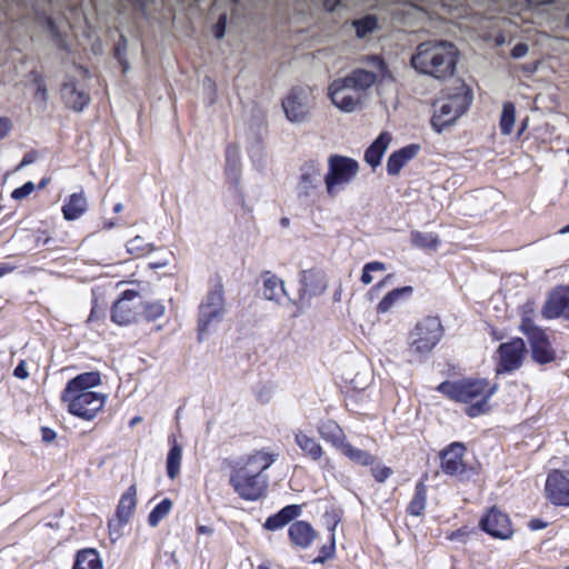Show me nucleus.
<instances>
[{
	"label": "nucleus",
	"mask_w": 569,
	"mask_h": 569,
	"mask_svg": "<svg viewBox=\"0 0 569 569\" xmlns=\"http://www.w3.org/2000/svg\"><path fill=\"white\" fill-rule=\"evenodd\" d=\"M277 455L256 451L244 460L236 462L230 485L243 500L256 501L264 496L269 479L263 472L276 461Z\"/></svg>",
	"instance_id": "nucleus-1"
},
{
	"label": "nucleus",
	"mask_w": 569,
	"mask_h": 569,
	"mask_svg": "<svg viewBox=\"0 0 569 569\" xmlns=\"http://www.w3.org/2000/svg\"><path fill=\"white\" fill-rule=\"evenodd\" d=\"M457 61L456 46L445 40H429L420 43L410 60L415 70L437 80L452 77Z\"/></svg>",
	"instance_id": "nucleus-2"
},
{
	"label": "nucleus",
	"mask_w": 569,
	"mask_h": 569,
	"mask_svg": "<svg viewBox=\"0 0 569 569\" xmlns=\"http://www.w3.org/2000/svg\"><path fill=\"white\" fill-rule=\"evenodd\" d=\"M438 390L456 401L471 403L466 408V415L475 418L486 411L487 402L496 392V386H490L485 379L442 382Z\"/></svg>",
	"instance_id": "nucleus-3"
},
{
	"label": "nucleus",
	"mask_w": 569,
	"mask_h": 569,
	"mask_svg": "<svg viewBox=\"0 0 569 569\" xmlns=\"http://www.w3.org/2000/svg\"><path fill=\"white\" fill-rule=\"evenodd\" d=\"M472 101V93L469 88L460 82L453 89L443 90L433 103L431 124L436 131L441 132L446 127L451 126L469 108Z\"/></svg>",
	"instance_id": "nucleus-4"
},
{
	"label": "nucleus",
	"mask_w": 569,
	"mask_h": 569,
	"mask_svg": "<svg viewBox=\"0 0 569 569\" xmlns=\"http://www.w3.org/2000/svg\"><path fill=\"white\" fill-rule=\"evenodd\" d=\"M226 311L224 288L221 281H217L199 305L198 340L200 342L213 327L222 321Z\"/></svg>",
	"instance_id": "nucleus-5"
},
{
	"label": "nucleus",
	"mask_w": 569,
	"mask_h": 569,
	"mask_svg": "<svg viewBox=\"0 0 569 569\" xmlns=\"http://www.w3.org/2000/svg\"><path fill=\"white\" fill-rule=\"evenodd\" d=\"M359 172V163L349 157L331 154L328 159V171L323 177L328 197H338Z\"/></svg>",
	"instance_id": "nucleus-6"
},
{
	"label": "nucleus",
	"mask_w": 569,
	"mask_h": 569,
	"mask_svg": "<svg viewBox=\"0 0 569 569\" xmlns=\"http://www.w3.org/2000/svg\"><path fill=\"white\" fill-rule=\"evenodd\" d=\"M443 337V327L438 317H426L409 333V353L418 360L426 358Z\"/></svg>",
	"instance_id": "nucleus-7"
},
{
	"label": "nucleus",
	"mask_w": 569,
	"mask_h": 569,
	"mask_svg": "<svg viewBox=\"0 0 569 569\" xmlns=\"http://www.w3.org/2000/svg\"><path fill=\"white\" fill-rule=\"evenodd\" d=\"M532 315L533 307L531 303H527L523 309L520 330L529 340L532 359L540 365L550 363L556 360V351L546 331L536 326Z\"/></svg>",
	"instance_id": "nucleus-8"
},
{
	"label": "nucleus",
	"mask_w": 569,
	"mask_h": 569,
	"mask_svg": "<svg viewBox=\"0 0 569 569\" xmlns=\"http://www.w3.org/2000/svg\"><path fill=\"white\" fill-rule=\"evenodd\" d=\"M282 109L291 123L305 122L315 107L313 90L309 86L293 87L282 99Z\"/></svg>",
	"instance_id": "nucleus-9"
},
{
	"label": "nucleus",
	"mask_w": 569,
	"mask_h": 569,
	"mask_svg": "<svg viewBox=\"0 0 569 569\" xmlns=\"http://www.w3.org/2000/svg\"><path fill=\"white\" fill-rule=\"evenodd\" d=\"M73 393L74 392L69 393V390H63L61 393V400L67 405L71 415L84 420L93 419L104 406L106 395L103 393L98 392L72 396Z\"/></svg>",
	"instance_id": "nucleus-10"
},
{
	"label": "nucleus",
	"mask_w": 569,
	"mask_h": 569,
	"mask_svg": "<svg viewBox=\"0 0 569 569\" xmlns=\"http://www.w3.org/2000/svg\"><path fill=\"white\" fill-rule=\"evenodd\" d=\"M142 299L138 291L126 290L113 303L111 319L119 326H129L141 315Z\"/></svg>",
	"instance_id": "nucleus-11"
},
{
	"label": "nucleus",
	"mask_w": 569,
	"mask_h": 569,
	"mask_svg": "<svg viewBox=\"0 0 569 569\" xmlns=\"http://www.w3.org/2000/svg\"><path fill=\"white\" fill-rule=\"evenodd\" d=\"M321 183V164L317 160H307L299 168L296 187L300 200L310 198Z\"/></svg>",
	"instance_id": "nucleus-12"
},
{
	"label": "nucleus",
	"mask_w": 569,
	"mask_h": 569,
	"mask_svg": "<svg viewBox=\"0 0 569 569\" xmlns=\"http://www.w3.org/2000/svg\"><path fill=\"white\" fill-rule=\"evenodd\" d=\"M545 491L555 506L569 507V470H552L548 473Z\"/></svg>",
	"instance_id": "nucleus-13"
},
{
	"label": "nucleus",
	"mask_w": 569,
	"mask_h": 569,
	"mask_svg": "<svg viewBox=\"0 0 569 569\" xmlns=\"http://www.w3.org/2000/svg\"><path fill=\"white\" fill-rule=\"evenodd\" d=\"M328 94L332 103L345 112L355 111L361 102L360 93L355 91L342 78L330 83Z\"/></svg>",
	"instance_id": "nucleus-14"
},
{
	"label": "nucleus",
	"mask_w": 569,
	"mask_h": 569,
	"mask_svg": "<svg viewBox=\"0 0 569 569\" xmlns=\"http://www.w3.org/2000/svg\"><path fill=\"white\" fill-rule=\"evenodd\" d=\"M545 319L569 320V284L555 288L547 297L541 310Z\"/></svg>",
	"instance_id": "nucleus-15"
},
{
	"label": "nucleus",
	"mask_w": 569,
	"mask_h": 569,
	"mask_svg": "<svg viewBox=\"0 0 569 569\" xmlns=\"http://www.w3.org/2000/svg\"><path fill=\"white\" fill-rule=\"evenodd\" d=\"M526 350L525 341L521 338L512 339L499 346L498 372H511L517 370L523 359Z\"/></svg>",
	"instance_id": "nucleus-16"
},
{
	"label": "nucleus",
	"mask_w": 569,
	"mask_h": 569,
	"mask_svg": "<svg viewBox=\"0 0 569 569\" xmlns=\"http://www.w3.org/2000/svg\"><path fill=\"white\" fill-rule=\"evenodd\" d=\"M299 282L298 300L289 298V301L299 309H301L300 305L307 297L318 296L327 288L322 274L312 269L302 270L299 276Z\"/></svg>",
	"instance_id": "nucleus-17"
},
{
	"label": "nucleus",
	"mask_w": 569,
	"mask_h": 569,
	"mask_svg": "<svg viewBox=\"0 0 569 569\" xmlns=\"http://www.w3.org/2000/svg\"><path fill=\"white\" fill-rule=\"evenodd\" d=\"M480 527L493 538L509 539L512 536V528L509 517L496 508H491L481 519Z\"/></svg>",
	"instance_id": "nucleus-18"
},
{
	"label": "nucleus",
	"mask_w": 569,
	"mask_h": 569,
	"mask_svg": "<svg viewBox=\"0 0 569 569\" xmlns=\"http://www.w3.org/2000/svg\"><path fill=\"white\" fill-rule=\"evenodd\" d=\"M466 447L461 442H452L440 452L441 470L448 476L461 475L465 469L463 455Z\"/></svg>",
	"instance_id": "nucleus-19"
},
{
	"label": "nucleus",
	"mask_w": 569,
	"mask_h": 569,
	"mask_svg": "<svg viewBox=\"0 0 569 569\" xmlns=\"http://www.w3.org/2000/svg\"><path fill=\"white\" fill-rule=\"evenodd\" d=\"M288 535L290 541L298 548L307 549L317 538V531L313 527L303 520H297L289 527Z\"/></svg>",
	"instance_id": "nucleus-20"
},
{
	"label": "nucleus",
	"mask_w": 569,
	"mask_h": 569,
	"mask_svg": "<svg viewBox=\"0 0 569 569\" xmlns=\"http://www.w3.org/2000/svg\"><path fill=\"white\" fill-rule=\"evenodd\" d=\"M360 61L365 64V69L377 76L379 84L390 83L395 80L389 66L382 57L378 54L363 56Z\"/></svg>",
	"instance_id": "nucleus-21"
},
{
	"label": "nucleus",
	"mask_w": 569,
	"mask_h": 569,
	"mask_svg": "<svg viewBox=\"0 0 569 569\" xmlns=\"http://www.w3.org/2000/svg\"><path fill=\"white\" fill-rule=\"evenodd\" d=\"M420 147L418 144H409L392 152L387 160V172L390 176H397L401 169L417 156Z\"/></svg>",
	"instance_id": "nucleus-22"
},
{
	"label": "nucleus",
	"mask_w": 569,
	"mask_h": 569,
	"mask_svg": "<svg viewBox=\"0 0 569 569\" xmlns=\"http://www.w3.org/2000/svg\"><path fill=\"white\" fill-rule=\"evenodd\" d=\"M301 515V506L288 505L277 513L268 517L263 523L266 530L276 531L283 528Z\"/></svg>",
	"instance_id": "nucleus-23"
},
{
	"label": "nucleus",
	"mask_w": 569,
	"mask_h": 569,
	"mask_svg": "<svg viewBox=\"0 0 569 569\" xmlns=\"http://www.w3.org/2000/svg\"><path fill=\"white\" fill-rule=\"evenodd\" d=\"M263 279V297L267 300L280 302L282 297L290 298L286 290L284 281L273 274L270 271H264L262 273Z\"/></svg>",
	"instance_id": "nucleus-24"
},
{
	"label": "nucleus",
	"mask_w": 569,
	"mask_h": 569,
	"mask_svg": "<svg viewBox=\"0 0 569 569\" xmlns=\"http://www.w3.org/2000/svg\"><path fill=\"white\" fill-rule=\"evenodd\" d=\"M61 96L66 104L74 111L83 110L89 102V94L83 90H79L73 81L62 84Z\"/></svg>",
	"instance_id": "nucleus-25"
},
{
	"label": "nucleus",
	"mask_w": 569,
	"mask_h": 569,
	"mask_svg": "<svg viewBox=\"0 0 569 569\" xmlns=\"http://www.w3.org/2000/svg\"><path fill=\"white\" fill-rule=\"evenodd\" d=\"M137 506V486L131 485L120 497L117 507V519L119 523L126 525L131 518Z\"/></svg>",
	"instance_id": "nucleus-26"
},
{
	"label": "nucleus",
	"mask_w": 569,
	"mask_h": 569,
	"mask_svg": "<svg viewBox=\"0 0 569 569\" xmlns=\"http://www.w3.org/2000/svg\"><path fill=\"white\" fill-rule=\"evenodd\" d=\"M391 141L389 132H381L365 152V160L371 168H377Z\"/></svg>",
	"instance_id": "nucleus-27"
},
{
	"label": "nucleus",
	"mask_w": 569,
	"mask_h": 569,
	"mask_svg": "<svg viewBox=\"0 0 569 569\" xmlns=\"http://www.w3.org/2000/svg\"><path fill=\"white\" fill-rule=\"evenodd\" d=\"M88 209V201L83 191L72 193L62 206L63 218L68 221L79 219Z\"/></svg>",
	"instance_id": "nucleus-28"
},
{
	"label": "nucleus",
	"mask_w": 569,
	"mask_h": 569,
	"mask_svg": "<svg viewBox=\"0 0 569 569\" xmlns=\"http://www.w3.org/2000/svg\"><path fill=\"white\" fill-rule=\"evenodd\" d=\"M345 81L353 88L355 91L363 92L371 88L377 82V76L369 72L368 69L357 68L349 76L343 78Z\"/></svg>",
	"instance_id": "nucleus-29"
},
{
	"label": "nucleus",
	"mask_w": 569,
	"mask_h": 569,
	"mask_svg": "<svg viewBox=\"0 0 569 569\" xmlns=\"http://www.w3.org/2000/svg\"><path fill=\"white\" fill-rule=\"evenodd\" d=\"M295 442L312 461L321 460L323 456V449L313 437L307 435L303 431H297L295 432Z\"/></svg>",
	"instance_id": "nucleus-30"
},
{
	"label": "nucleus",
	"mask_w": 569,
	"mask_h": 569,
	"mask_svg": "<svg viewBox=\"0 0 569 569\" xmlns=\"http://www.w3.org/2000/svg\"><path fill=\"white\" fill-rule=\"evenodd\" d=\"M318 432L323 440L339 450L348 442L342 429L333 421L321 423L318 427Z\"/></svg>",
	"instance_id": "nucleus-31"
},
{
	"label": "nucleus",
	"mask_w": 569,
	"mask_h": 569,
	"mask_svg": "<svg viewBox=\"0 0 569 569\" xmlns=\"http://www.w3.org/2000/svg\"><path fill=\"white\" fill-rule=\"evenodd\" d=\"M224 172L228 181L238 187L240 180V157L238 148L234 146L227 147Z\"/></svg>",
	"instance_id": "nucleus-32"
},
{
	"label": "nucleus",
	"mask_w": 569,
	"mask_h": 569,
	"mask_svg": "<svg viewBox=\"0 0 569 569\" xmlns=\"http://www.w3.org/2000/svg\"><path fill=\"white\" fill-rule=\"evenodd\" d=\"M427 506V486L423 480L415 487V495L410 500L407 511L410 516L419 517L425 512Z\"/></svg>",
	"instance_id": "nucleus-33"
},
{
	"label": "nucleus",
	"mask_w": 569,
	"mask_h": 569,
	"mask_svg": "<svg viewBox=\"0 0 569 569\" xmlns=\"http://www.w3.org/2000/svg\"><path fill=\"white\" fill-rule=\"evenodd\" d=\"M412 290L413 289L410 286L391 290L378 303L377 311L379 313L388 312L400 299L409 297L412 293Z\"/></svg>",
	"instance_id": "nucleus-34"
},
{
	"label": "nucleus",
	"mask_w": 569,
	"mask_h": 569,
	"mask_svg": "<svg viewBox=\"0 0 569 569\" xmlns=\"http://www.w3.org/2000/svg\"><path fill=\"white\" fill-rule=\"evenodd\" d=\"M73 569H102V561L94 549L81 550L77 553Z\"/></svg>",
	"instance_id": "nucleus-35"
},
{
	"label": "nucleus",
	"mask_w": 569,
	"mask_h": 569,
	"mask_svg": "<svg viewBox=\"0 0 569 569\" xmlns=\"http://www.w3.org/2000/svg\"><path fill=\"white\" fill-rule=\"evenodd\" d=\"M340 451L352 462L360 466H372L376 461V458L370 452L356 448L349 442H347Z\"/></svg>",
	"instance_id": "nucleus-36"
},
{
	"label": "nucleus",
	"mask_w": 569,
	"mask_h": 569,
	"mask_svg": "<svg viewBox=\"0 0 569 569\" xmlns=\"http://www.w3.org/2000/svg\"><path fill=\"white\" fill-rule=\"evenodd\" d=\"M101 382V377L98 371H89L83 372L68 381L64 390H69V393L73 392V389L78 386H83L89 389H92L93 387L99 386Z\"/></svg>",
	"instance_id": "nucleus-37"
},
{
	"label": "nucleus",
	"mask_w": 569,
	"mask_h": 569,
	"mask_svg": "<svg viewBox=\"0 0 569 569\" xmlns=\"http://www.w3.org/2000/svg\"><path fill=\"white\" fill-rule=\"evenodd\" d=\"M182 458V448L173 440V443L167 456V473L170 479H174L180 472Z\"/></svg>",
	"instance_id": "nucleus-38"
},
{
	"label": "nucleus",
	"mask_w": 569,
	"mask_h": 569,
	"mask_svg": "<svg viewBox=\"0 0 569 569\" xmlns=\"http://www.w3.org/2000/svg\"><path fill=\"white\" fill-rule=\"evenodd\" d=\"M516 122V108L512 102H505L500 118V131L508 136L512 132Z\"/></svg>",
	"instance_id": "nucleus-39"
},
{
	"label": "nucleus",
	"mask_w": 569,
	"mask_h": 569,
	"mask_svg": "<svg viewBox=\"0 0 569 569\" xmlns=\"http://www.w3.org/2000/svg\"><path fill=\"white\" fill-rule=\"evenodd\" d=\"M411 242L421 249H436L440 242L439 237L433 232H411Z\"/></svg>",
	"instance_id": "nucleus-40"
},
{
	"label": "nucleus",
	"mask_w": 569,
	"mask_h": 569,
	"mask_svg": "<svg viewBox=\"0 0 569 569\" xmlns=\"http://www.w3.org/2000/svg\"><path fill=\"white\" fill-rule=\"evenodd\" d=\"M172 508V501L169 498L160 501L149 513L148 523L150 527H157L163 520Z\"/></svg>",
	"instance_id": "nucleus-41"
},
{
	"label": "nucleus",
	"mask_w": 569,
	"mask_h": 569,
	"mask_svg": "<svg viewBox=\"0 0 569 569\" xmlns=\"http://www.w3.org/2000/svg\"><path fill=\"white\" fill-rule=\"evenodd\" d=\"M153 250V247L151 243L147 242L142 237L136 236L134 238L130 239L127 242V251L128 253L136 256V257H142L148 254Z\"/></svg>",
	"instance_id": "nucleus-42"
},
{
	"label": "nucleus",
	"mask_w": 569,
	"mask_h": 569,
	"mask_svg": "<svg viewBox=\"0 0 569 569\" xmlns=\"http://www.w3.org/2000/svg\"><path fill=\"white\" fill-rule=\"evenodd\" d=\"M377 23L378 21L375 16H367L362 19L356 20L353 26L356 28L357 36L359 38H363L377 28Z\"/></svg>",
	"instance_id": "nucleus-43"
},
{
	"label": "nucleus",
	"mask_w": 569,
	"mask_h": 569,
	"mask_svg": "<svg viewBox=\"0 0 569 569\" xmlns=\"http://www.w3.org/2000/svg\"><path fill=\"white\" fill-rule=\"evenodd\" d=\"M164 306L159 301L148 303L142 302L141 315H143L148 321H153L161 318L164 315Z\"/></svg>",
	"instance_id": "nucleus-44"
},
{
	"label": "nucleus",
	"mask_w": 569,
	"mask_h": 569,
	"mask_svg": "<svg viewBox=\"0 0 569 569\" xmlns=\"http://www.w3.org/2000/svg\"><path fill=\"white\" fill-rule=\"evenodd\" d=\"M387 269L386 264L380 261L367 262L362 268L361 282L370 284L373 281V272H382Z\"/></svg>",
	"instance_id": "nucleus-45"
},
{
	"label": "nucleus",
	"mask_w": 569,
	"mask_h": 569,
	"mask_svg": "<svg viewBox=\"0 0 569 569\" xmlns=\"http://www.w3.org/2000/svg\"><path fill=\"white\" fill-rule=\"evenodd\" d=\"M33 190L34 183L32 181H28L23 186L14 189L11 193V197L14 200H22L27 198Z\"/></svg>",
	"instance_id": "nucleus-46"
},
{
	"label": "nucleus",
	"mask_w": 569,
	"mask_h": 569,
	"mask_svg": "<svg viewBox=\"0 0 569 569\" xmlns=\"http://www.w3.org/2000/svg\"><path fill=\"white\" fill-rule=\"evenodd\" d=\"M471 530L468 527H462L458 530L451 531L447 535V539L450 541H458L460 543H466Z\"/></svg>",
	"instance_id": "nucleus-47"
},
{
	"label": "nucleus",
	"mask_w": 569,
	"mask_h": 569,
	"mask_svg": "<svg viewBox=\"0 0 569 569\" xmlns=\"http://www.w3.org/2000/svg\"><path fill=\"white\" fill-rule=\"evenodd\" d=\"M371 472H372L373 478L378 482H385L391 476L392 470L389 467L378 466V467H373L371 469Z\"/></svg>",
	"instance_id": "nucleus-48"
},
{
	"label": "nucleus",
	"mask_w": 569,
	"mask_h": 569,
	"mask_svg": "<svg viewBox=\"0 0 569 569\" xmlns=\"http://www.w3.org/2000/svg\"><path fill=\"white\" fill-rule=\"evenodd\" d=\"M335 552V536H331V541L329 546H323L321 548V556H319L315 561L323 563L328 558H330Z\"/></svg>",
	"instance_id": "nucleus-49"
},
{
	"label": "nucleus",
	"mask_w": 569,
	"mask_h": 569,
	"mask_svg": "<svg viewBox=\"0 0 569 569\" xmlns=\"http://www.w3.org/2000/svg\"><path fill=\"white\" fill-rule=\"evenodd\" d=\"M226 24H227V16L222 14L218 19L216 26H214V37L217 39H221L224 36L226 31Z\"/></svg>",
	"instance_id": "nucleus-50"
},
{
	"label": "nucleus",
	"mask_w": 569,
	"mask_h": 569,
	"mask_svg": "<svg viewBox=\"0 0 569 569\" xmlns=\"http://www.w3.org/2000/svg\"><path fill=\"white\" fill-rule=\"evenodd\" d=\"M528 44L523 42L517 43L511 50V57L515 59L522 58L528 53Z\"/></svg>",
	"instance_id": "nucleus-51"
},
{
	"label": "nucleus",
	"mask_w": 569,
	"mask_h": 569,
	"mask_svg": "<svg viewBox=\"0 0 569 569\" xmlns=\"http://www.w3.org/2000/svg\"><path fill=\"white\" fill-rule=\"evenodd\" d=\"M203 86L206 88H208L211 93L209 96V103L212 104L216 102V99H217V93H216V84L213 83V81L210 79V78H206L204 82H203Z\"/></svg>",
	"instance_id": "nucleus-52"
},
{
	"label": "nucleus",
	"mask_w": 569,
	"mask_h": 569,
	"mask_svg": "<svg viewBox=\"0 0 569 569\" xmlns=\"http://www.w3.org/2000/svg\"><path fill=\"white\" fill-rule=\"evenodd\" d=\"M13 375L14 377L19 378V379H27L29 373H28V370H27V367H26V362L24 361H21L16 368H14V371H13Z\"/></svg>",
	"instance_id": "nucleus-53"
},
{
	"label": "nucleus",
	"mask_w": 569,
	"mask_h": 569,
	"mask_svg": "<svg viewBox=\"0 0 569 569\" xmlns=\"http://www.w3.org/2000/svg\"><path fill=\"white\" fill-rule=\"evenodd\" d=\"M11 123L7 118H0V140L3 139L10 131Z\"/></svg>",
	"instance_id": "nucleus-54"
},
{
	"label": "nucleus",
	"mask_w": 569,
	"mask_h": 569,
	"mask_svg": "<svg viewBox=\"0 0 569 569\" xmlns=\"http://www.w3.org/2000/svg\"><path fill=\"white\" fill-rule=\"evenodd\" d=\"M41 436L44 442H51L56 439V432L47 427L41 428Z\"/></svg>",
	"instance_id": "nucleus-55"
},
{
	"label": "nucleus",
	"mask_w": 569,
	"mask_h": 569,
	"mask_svg": "<svg viewBox=\"0 0 569 569\" xmlns=\"http://www.w3.org/2000/svg\"><path fill=\"white\" fill-rule=\"evenodd\" d=\"M16 268H17L16 266L8 263V262L0 263V278L12 272Z\"/></svg>",
	"instance_id": "nucleus-56"
},
{
	"label": "nucleus",
	"mask_w": 569,
	"mask_h": 569,
	"mask_svg": "<svg viewBox=\"0 0 569 569\" xmlns=\"http://www.w3.org/2000/svg\"><path fill=\"white\" fill-rule=\"evenodd\" d=\"M36 96L40 97L43 101L47 100V88H46V84L41 80L38 81Z\"/></svg>",
	"instance_id": "nucleus-57"
},
{
	"label": "nucleus",
	"mask_w": 569,
	"mask_h": 569,
	"mask_svg": "<svg viewBox=\"0 0 569 569\" xmlns=\"http://www.w3.org/2000/svg\"><path fill=\"white\" fill-rule=\"evenodd\" d=\"M546 522H543L542 520H539V519H532L530 522H529V528L531 530H539V529H543L546 527Z\"/></svg>",
	"instance_id": "nucleus-58"
},
{
	"label": "nucleus",
	"mask_w": 569,
	"mask_h": 569,
	"mask_svg": "<svg viewBox=\"0 0 569 569\" xmlns=\"http://www.w3.org/2000/svg\"><path fill=\"white\" fill-rule=\"evenodd\" d=\"M197 531L200 535L211 536L213 533V528L204 525H200L197 527Z\"/></svg>",
	"instance_id": "nucleus-59"
},
{
	"label": "nucleus",
	"mask_w": 569,
	"mask_h": 569,
	"mask_svg": "<svg viewBox=\"0 0 569 569\" xmlns=\"http://www.w3.org/2000/svg\"><path fill=\"white\" fill-rule=\"evenodd\" d=\"M341 0H325L323 4L328 11H333L340 3Z\"/></svg>",
	"instance_id": "nucleus-60"
},
{
	"label": "nucleus",
	"mask_w": 569,
	"mask_h": 569,
	"mask_svg": "<svg viewBox=\"0 0 569 569\" xmlns=\"http://www.w3.org/2000/svg\"><path fill=\"white\" fill-rule=\"evenodd\" d=\"M73 392L74 393L72 396L84 395V393H97L96 391H92L91 389L83 387V386H78L77 388L73 389Z\"/></svg>",
	"instance_id": "nucleus-61"
},
{
	"label": "nucleus",
	"mask_w": 569,
	"mask_h": 569,
	"mask_svg": "<svg viewBox=\"0 0 569 569\" xmlns=\"http://www.w3.org/2000/svg\"><path fill=\"white\" fill-rule=\"evenodd\" d=\"M168 264H169V260L168 259H163V260L151 262L150 267L152 269H160V268H164Z\"/></svg>",
	"instance_id": "nucleus-62"
},
{
	"label": "nucleus",
	"mask_w": 569,
	"mask_h": 569,
	"mask_svg": "<svg viewBox=\"0 0 569 569\" xmlns=\"http://www.w3.org/2000/svg\"><path fill=\"white\" fill-rule=\"evenodd\" d=\"M391 279V274H388L383 278V280L379 281L377 284H375V287L371 289V291H375V290H380L381 288H383L387 282Z\"/></svg>",
	"instance_id": "nucleus-63"
},
{
	"label": "nucleus",
	"mask_w": 569,
	"mask_h": 569,
	"mask_svg": "<svg viewBox=\"0 0 569 569\" xmlns=\"http://www.w3.org/2000/svg\"><path fill=\"white\" fill-rule=\"evenodd\" d=\"M332 468H333V466H332V463H331V460H330V459H326V460L323 461L322 469H325V470H330V469H332Z\"/></svg>",
	"instance_id": "nucleus-64"
}]
</instances>
